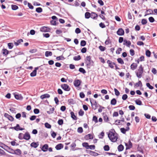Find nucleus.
Instances as JSON below:
<instances>
[{
  "mask_svg": "<svg viewBox=\"0 0 157 157\" xmlns=\"http://www.w3.org/2000/svg\"><path fill=\"white\" fill-rule=\"evenodd\" d=\"M50 97V95L48 94H45L40 96V98L42 99H44L45 98H48Z\"/></svg>",
  "mask_w": 157,
  "mask_h": 157,
  "instance_id": "nucleus-23",
  "label": "nucleus"
},
{
  "mask_svg": "<svg viewBox=\"0 0 157 157\" xmlns=\"http://www.w3.org/2000/svg\"><path fill=\"white\" fill-rule=\"evenodd\" d=\"M114 91L115 93V94L116 96H118L120 95V93L117 89H116V88H114Z\"/></svg>",
  "mask_w": 157,
  "mask_h": 157,
  "instance_id": "nucleus-50",
  "label": "nucleus"
},
{
  "mask_svg": "<svg viewBox=\"0 0 157 157\" xmlns=\"http://www.w3.org/2000/svg\"><path fill=\"white\" fill-rule=\"evenodd\" d=\"M90 102L91 104L92 108L94 110L96 109L98 107L96 101H93V103H92L90 101Z\"/></svg>",
  "mask_w": 157,
  "mask_h": 157,
  "instance_id": "nucleus-11",
  "label": "nucleus"
},
{
  "mask_svg": "<svg viewBox=\"0 0 157 157\" xmlns=\"http://www.w3.org/2000/svg\"><path fill=\"white\" fill-rule=\"evenodd\" d=\"M82 145L83 147H85L86 149H89V144L87 142H84L82 143Z\"/></svg>",
  "mask_w": 157,
  "mask_h": 157,
  "instance_id": "nucleus-29",
  "label": "nucleus"
},
{
  "mask_svg": "<svg viewBox=\"0 0 157 157\" xmlns=\"http://www.w3.org/2000/svg\"><path fill=\"white\" fill-rule=\"evenodd\" d=\"M137 64L136 63H133L131 65L130 68L132 70H134L137 68Z\"/></svg>",
  "mask_w": 157,
  "mask_h": 157,
  "instance_id": "nucleus-19",
  "label": "nucleus"
},
{
  "mask_svg": "<svg viewBox=\"0 0 157 157\" xmlns=\"http://www.w3.org/2000/svg\"><path fill=\"white\" fill-rule=\"evenodd\" d=\"M85 139L86 140L93 139L94 138L92 134H88L85 136Z\"/></svg>",
  "mask_w": 157,
  "mask_h": 157,
  "instance_id": "nucleus-14",
  "label": "nucleus"
},
{
  "mask_svg": "<svg viewBox=\"0 0 157 157\" xmlns=\"http://www.w3.org/2000/svg\"><path fill=\"white\" fill-rule=\"evenodd\" d=\"M14 154L20 155L21 154V151L20 149H17L14 151Z\"/></svg>",
  "mask_w": 157,
  "mask_h": 157,
  "instance_id": "nucleus-24",
  "label": "nucleus"
},
{
  "mask_svg": "<svg viewBox=\"0 0 157 157\" xmlns=\"http://www.w3.org/2000/svg\"><path fill=\"white\" fill-rule=\"evenodd\" d=\"M149 21L151 23L155 21V19L153 17H151L148 18Z\"/></svg>",
  "mask_w": 157,
  "mask_h": 157,
  "instance_id": "nucleus-59",
  "label": "nucleus"
},
{
  "mask_svg": "<svg viewBox=\"0 0 157 157\" xmlns=\"http://www.w3.org/2000/svg\"><path fill=\"white\" fill-rule=\"evenodd\" d=\"M108 136L110 140L112 142H115L118 138V134L115 131L113 132L110 131L108 134Z\"/></svg>",
  "mask_w": 157,
  "mask_h": 157,
  "instance_id": "nucleus-1",
  "label": "nucleus"
},
{
  "mask_svg": "<svg viewBox=\"0 0 157 157\" xmlns=\"http://www.w3.org/2000/svg\"><path fill=\"white\" fill-rule=\"evenodd\" d=\"M84 114V112L82 110L80 109L78 112V114L80 116H82Z\"/></svg>",
  "mask_w": 157,
  "mask_h": 157,
  "instance_id": "nucleus-55",
  "label": "nucleus"
},
{
  "mask_svg": "<svg viewBox=\"0 0 157 157\" xmlns=\"http://www.w3.org/2000/svg\"><path fill=\"white\" fill-rule=\"evenodd\" d=\"M23 139L26 140H29L31 136L29 132H27L25 134H24Z\"/></svg>",
  "mask_w": 157,
  "mask_h": 157,
  "instance_id": "nucleus-7",
  "label": "nucleus"
},
{
  "mask_svg": "<svg viewBox=\"0 0 157 157\" xmlns=\"http://www.w3.org/2000/svg\"><path fill=\"white\" fill-rule=\"evenodd\" d=\"M128 108L130 110H134L135 109V107L133 105H130L129 106Z\"/></svg>",
  "mask_w": 157,
  "mask_h": 157,
  "instance_id": "nucleus-62",
  "label": "nucleus"
},
{
  "mask_svg": "<svg viewBox=\"0 0 157 157\" xmlns=\"http://www.w3.org/2000/svg\"><path fill=\"white\" fill-rule=\"evenodd\" d=\"M122 133L123 134H125L126 130V129L124 128H121L120 129Z\"/></svg>",
  "mask_w": 157,
  "mask_h": 157,
  "instance_id": "nucleus-58",
  "label": "nucleus"
},
{
  "mask_svg": "<svg viewBox=\"0 0 157 157\" xmlns=\"http://www.w3.org/2000/svg\"><path fill=\"white\" fill-rule=\"evenodd\" d=\"M14 150H13L11 148L9 147L8 150L7 151V152L9 153L14 154Z\"/></svg>",
  "mask_w": 157,
  "mask_h": 157,
  "instance_id": "nucleus-35",
  "label": "nucleus"
},
{
  "mask_svg": "<svg viewBox=\"0 0 157 157\" xmlns=\"http://www.w3.org/2000/svg\"><path fill=\"white\" fill-rule=\"evenodd\" d=\"M107 63L108 64L109 67L112 69H113L114 68V66L115 65V63L114 62H113L111 61L108 60L107 61Z\"/></svg>",
  "mask_w": 157,
  "mask_h": 157,
  "instance_id": "nucleus-5",
  "label": "nucleus"
},
{
  "mask_svg": "<svg viewBox=\"0 0 157 157\" xmlns=\"http://www.w3.org/2000/svg\"><path fill=\"white\" fill-rule=\"evenodd\" d=\"M90 15H91L90 17L93 19H95L97 17H98V15L96 14L94 12H91L90 13Z\"/></svg>",
  "mask_w": 157,
  "mask_h": 157,
  "instance_id": "nucleus-22",
  "label": "nucleus"
},
{
  "mask_svg": "<svg viewBox=\"0 0 157 157\" xmlns=\"http://www.w3.org/2000/svg\"><path fill=\"white\" fill-rule=\"evenodd\" d=\"M61 87L66 91H69L70 90V88L69 86L67 84H62L61 85Z\"/></svg>",
  "mask_w": 157,
  "mask_h": 157,
  "instance_id": "nucleus-4",
  "label": "nucleus"
},
{
  "mask_svg": "<svg viewBox=\"0 0 157 157\" xmlns=\"http://www.w3.org/2000/svg\"><path fill=\"white\" fill-rule=\"evenodd\" d=\"M39 145V143L38 142H32L30 144V146L34 148H36Z\"/></svg>",
  "mask_w": 157,
  "mask_h": 157,
  "instance_id": "nucleus-20",
  "label": "nucleus"
},
{
  "mask_svg": "<svg viewBox=\"0 0 157 157\" xmlns=\"http://www.w3.org/2000/svg\"><path fill=\"white\" fill-rule=\"evenodd\" d=\"M77 132L79 133H82L83 132V130L82 127H78L77 129Z\"/></svg>",
  "mask_w": 157,
  "mask_h": 157,
  "instance_id": "nucleus-48",
  "label": "nucleus"
},
{
  "mask_svg": "<svg viewBox=\"0 0 157 157\" xmlns=\"http://www.w3.org/2000/svg\"><path fill=\"white\" fill-rule=\"evenodd\" d=\"M91 57L90 56L86 57L85 59V63L87 67H90L91 64Z\"/></svg>",
  "mask_w": 157,
  "mask_h": 157,
  "instance_id": "nucleus-3",
  "label": "nucleus"
},
{
  "mask_svg": "<svg viewBox=\"0 0 157 157\" xmlns=\"http://www.w3.org/2000/svg\"><path fill=\"white\" fill-rule=\"evenodd\" d=\"M50 30V29L49 28L45 26L42 27L40 29V31L44 32H49Z\"/></svg>",
  "mask_w": 157,
  "mask_h": 157,
  "instance_id": "nucleus-8",
  "label": "nucleus"
},
{
  "mask_svg": "<svg viewBox=\"0 0 157 157\" xmlns=\"http://www.w3.org/2000/svg\"><path fill=\"white\" fill-rule=\"evenodd\" d=\"M104 149L105 151H108L109 150V146L108 145H105L104 147Z\"/></svg>",
  "mask_w": 157,
  "mask_h": 157,
  "instance_id": "nucleus-53",
  "label": "nucleus"
},
{
  "mask_svg": "<svg viewBox=\"0 0 157 157\" xmlns=\"http://www.w3.org/2000/svg\"><path fill=\"white\" fill-rule=\"evenodd\" d=\"M11 52L9 51L8 50L5 48H3L2 50V52L3 55L6 56L9 54V52Z\"/></svg>",
  "mask_w": 157,
  "mask_h": 157,
  "instance_id": "nucleus-16",
  "label": "nucleus"
},
{
  "mask_svg": "<svg viewBox=\"0 0 157 157\" xmlns=\"http://www.w3.org/2000/svg\"><path fill=\"white\" fill-rule=\"evenodd\" d=\"M99 48L100 49V50L101 52H103L105 51L106 49L105 47L101 45H100L99 47Z\"/></svg>",
  "mask_w": 157,
  "mask_h": 157,
  "instance_id": "nucleus-38",
  "label": "nucleus"
},
{
  "mask_svg": "<svg viewBox=\"0 0 157 157\" xmlns=\"http://www.w3.org/2000/svg\"><path fill=\"white\" fill-rule=\"evenodd\" d=\"M87 51L86 48L84 47L81 50V52L82 53H85Z\"/></svg>",
  "mask_w": 157,
  "mask_h": 157,
  "instance_id": "nucleus-64",
  "label": "nucleus"
},
{
  "mask_svg": "<svg viewBox=\"0 0 157 157\" xmlns=\"http://www.w3.org/2000/svg\"><path fill=\"white\" fill-rule=\"evenodd\" d=\"M124 146L122 144L120 145L118 147V151H122L124 149Z\"/></svg>",
  "mask_w": 157,
  "mask_h": 157,
  "instance_id": "nucleus-34",
  "label": "nucleus"
},
{
  "mask_svg": "<svg viewBox=\"0 0 157 157\" xmlns=\"http://www.w3.org/2000/svg\"><path fill=\"white\" fill-rule=\"evenodd\" d=\"M18 137L20 140H22L23 139L24 134L22 133H20L18 135Z\"/></svg>",
  "mask_w": 157,
  "mask_h": 157,
  "instance_id": "nucleus-40",
  "label": "nucleus"
},
{
  "mask_svg": "<svg viewBox=\"0 0 157 157\" xmlns=\"http://www.w3.org/2000/svg\"><path fill=\"white\" fill-rule=\"evenodd\" d=\"M54 109H55L54 107H52L51 108H50L49 111H47V113L48 114H51L53 113Z\"/></svg>",
  "mask_w": 157,
  "mask_h": 157,
  "instance_id": "nucleus-33",
  "label": "nucleus"
},
{
  "mask_svg": "<svg viewBox=\"0 0 157 157\" xmlns=\"http://www.w3.org/2000/svg\"><path fill=\"white\" fill-rule=\"evenodd\" d=\"M92 121H94L95 123L98 122V118L96 116H94L93 117Z\"/></svg>",
  "mask_w": 157,
  "mask_h": 157,
  "instance_id": "nucleus-46",
  "label": "nucleus"
},
{
  "mask_svg": "<svg viewBox=\"0 0 157 157\" xmlns=\"http://www.w3.org/2000/svg\"><path fill=\"white\" fill-rule=\"evenodd\" d=\"M117 34L119 36L123 35L124 34V30L122 28L119 29L117 32Z\"/></svg>",
  "mask_w": 157,
  "mask_h": 157,
  "instance_id": "nucleus-12",
  "label": "nucleus"
},
{
  "mask_svg": "<svg viewBox=\"0 0 157 157\" xmlns=\"http://www.w3.org/2000/svg\"><path fill=\"white\" fill-rule=\"evenodd\" d=\"M123 44L126 45L128 47H129L131 45V42L130 41H128L126 40H124Z\"/></svg>",
  "mask_w": 157,
  "mask_h": 157,
  "instance_id": "nucleus-18",
  "label": "nucleus"
},
{
  "mask_svg": "<svg viewBox=\"0 0 157 157\" xmlns=\"http://www.w3.org/2000/svg\"><path fill=\"white\" fill-rule=\"evenodd\" d=\"M142 86V82L140 81H139L138 82L135 84L134 86L138 87L139 86Z\"/></svg>",
  "mask_w": 157,
  "mask_h": 157,
  "instance_id": "nucleus-27",
  "label": "nucleus"
},
{
  "mask_svg": "<svg viewBox=\"0 0 157 157\" xmlns=\"http://www.w3.org/2000/svg\"><path fill=\"white\" fill-rule=\"evenodd\" d=\"M141 23L142 25H145L147 23V20L146 19H143L141 20Z\"/></svg>",
  "mask_w": 157,
  "mask_h": 157,
  "instance_id": "nucleus-57",
  "label": "nucleus"
},
{
  "mask_svg": "<svg viewBox=\"0 0 157 157\" xmlns=\"http://www.w3.org/2000/svg\"><path fill=\"white\" fill-rule=\"evenodd\" d=\"M63 147V145L62 144H59L57 145L55 147L56 149L57 150H60Z\"/></svg>",
  "mask_w": 157,
  "mask_h": 157,
  "instance_id": "nucleus-15",
  "label": "nucleus"
},
{
  "mask_svg": "<svg viewBox=\"0 0 157 157\" xmlns=\"http://www.w3.org/2000/svg\"><path fill=\"white\" fill-rule=\"evenodd\" d=\"M4 116L5 117L8 118L9 120L11 121H13L14 118L12 116L9 115L7 113H5Z\"/></svg>",
  "mask_w": 157,
  "mask_h": 157,
  "instance_id": "nucleus-9",
  "label": "nucleus"
},
{
  "mask_svg": "<svg viewBox=\"0 0 157 157\" xmlns=\"http://www.w3.org/2000/svg\"><path fill=\"white\" fill-rule=\"evenodd\" d=\"M38 69V67H35L33 71L30 73V76L31 77H34L36 75V70Z\"/></svg>",
  "mask_w": 157,
  "mask_h": 157,
  "instance_id": "nucleus-17",
  "label": "nucleus"
},
{
  "mask_svg": "<svg viewBox=\"0 0 157 157\" xmlns=\"http://www.w3.org/2000/svg\"><path fill=\"white\" fill-rule=\"evenodd\" d=\"M135 102L137 105H142V102L140 100L138 99L136 100L135 101Z\"/></svg>",
  "mask_w": 157,
  "mask_h": 157,
  "instance_id": "nucleus-39",
  "label": "nucleus"
},
{
  "mask_svg": "<svg viewBox=\"0 0 157 157\" xmlns=\"http://www.w3.org/2000/svg\"><path fill=\"white\" fill-rule=\"evenodd\" d=\"M81 81L79 79H76L74 82V84L75 86L78 87L81 84Z\"/></svg>",
  "mask_w": 157,
  "mask_h": 157,
  "instance_id": "nucleus-10",
  "label": "nucleus"
},
{
  "mask_svg": "<svg viewBox=\"0 0 157 157\" xmlns=\"http://www.w3.org/2000/svg\"><path fill=\"white\" fill-rule=\"evenodd\" d=\"M122 48H118L116 51V53L117 54H119L122 51Z\"/></svg>",
  "mask_w": 157,
  "mask_h": 157,
  "instance_id": "nucleus-49",
  "label": "nucleus"
},
{
  "mask_svg": "<svg viewBox=\"0 0 157 157\" xmlns=\"http://www.w3.org/2000/svg\"><path fill=\"white\" fill-rule=\"evenodd\" d=\"M151 54V52L150 51L147 50L146 51V55L148 57H150Z\"/></svg>",
  "mask_w": 157,
  "mask_h": 157,
  "instance_id": "nucleus-44",
  "label": "nucleus"
},
{
  "mask_svg": "<svg viewBox=\"0 0 157 157\" xmlns=\"http://www.w3.org/2000/svg\"><path fill=\"white\" fill-rule=\"evenodd\" d=\"M81 59L80 56L78 55L74 57L73 59L75 60H78Z\"/></svg>",
  "mask_w": 157,
  "mask_h": 157,
  "instance_id": "nucleus-42",
  "label": "nucleus"
},
{
  "mask_svg": "<svg viewBox=\"0 0 157 157\" xmlns=\"http://www.w3.org/2000/svg\"><path fill=\"white\" fill-rule=\"evenodd\" d=\"M44 125L45 127L48 128H50L51 127V125L47 122L45 123Z\"/></svg>",
  "mask_w": 157,
  "mask_h": 157,
  "instance_id": "nucleus-47",
  "label": "nucleus"
},
{
  "mask_svg": "<svg viewBox=\"0 0 157 157\" xmlns=\"http://www.w3.org/2000/svg\"><path fill=\"white\" fill-rule=\"evenodd\" d=\"M8 46L10 49H12L13 46V43H9L8 44Z\"/></svg>",
  "mask_w": 157,
  "mask_h": 157,
  "instance_id": "nucleus-45",
  "label": "nucleus"
},
{
  "mask_svg": "<svg viewBox=\"0 0 157 157\" xmlns=\"http://www.w3.org/2000/svg\"><path fill=\"white\" fill-rule=\"evenodd\" d=\"M151 72L154 75L156 74L157 73V70L155 68H152L151 70Z\"/></svg>",
  "mask_w": 157,
  "mask_h": 157,
  "instance_id": "nucleus-61",
  "label": "nucleus"
},
{
  "mask_svg": "<svg viewBox=\"0 0 157 157\" xmlns=\"http://www.w3.org/2000/svg\"><path fill=\"white\" fill-rule=\"evenodd\" d=\"M117 101L114 98H113L111 101V104L113 105H115L117 103Z\"/></svg>",
  "mask_w": 157,
  "mask_h": 157,
  "instance_id": "nucleus-30",
  "label": "nucleus"
},
{
  "mask_svg": "<svg viewBox=\"0 0 157 157\" xmlns=\"http://www.w3.org/2000/svg\"><path fill=\"white\" fill-rule=\"evenodd\" d=\"M11 8L13 10H16L18 9V7L16 5H11Z\"/></svg>",
  "mask_w": 157,
  "mask_h": 157,
  "instance_id": "nucleus-43",
  "label": "nucleus"
},
{
  "mask_svg": "<svg viewBox=\"0 0 157 157\" xmlns=\"http://www.w3.org/2000/svg\"><path fill=\"white\" fill-rule=\"evenodd\" d=\"M58 123L59 125H62L63 124V120L62 119H59L58 120Z\"/></svg>",
  "mask_w": 157,
  "mask_h": 157,
  "instance_id": "nucleus-63",
  "label": "nucleus"
},
{
  "mask_svg": "<svg viewBox=\"0 0 157 157\" xmlns=\"http://www.w3.org/2000/svg\"><path fill=\"white\" fill-rule=\"evenodd\" d=\"M79 71L83 74H84L86 73L85 70L82 68H80L79 69Z\"/></svg>",
  "mask_w": 157,
  "mask_h": 157,
  "instance_id": "nucleus-52",
  "label": "nucleus"
},
{
  "mask_svg": "<svg viewBox=\"0 0 157 157\" xmlns=\"http://www.w3.org/2000/svg\"><path fill=\"white\" fill-rule=\"evenodd\" d=\"M86 44V41L85 40H82L80 43V45L81 46H84Z\"/></svg>",
  "mask_w": 157,
  "mask_h": 157,
  "instance_id": "nucleus-51",
  "label": "nucleus"
},
{
  "mask_svg": "<svg viewBox=\"0 0 157 157\" xmlns=\"http://www.w3.org/2000/svg\"><path fill=\"white\" fill-rule=\"evenodd\" d=\"M146 86L150 89H152L154 88L149 83H146Z\"/></svg>",
  "mask_w": 157,
  "mask_h": 157,
  "instance_id": "nucleus-56",
  "label": "nucleus"
},
{
  "mask_svg": "<svg viewBox=\"0 0 157 157\" xmlns=\"http://www.w3.org/2000/svg\"><path fill=\"white\" fill-rule=\"evenodd\" d=\"M125 145L126 146V149H129L132 147V144L131 141L129 140L128 141V144L125 143Z\"/></svg>",
  "mask_w": 157,
  "mask_h": 157,
  "instance_id": "nucleus-21",
  "label": "nucleus"
},
{
  "mask_svg": "<svg viewBox=\"0 0 157 157\" xmlns=\"http://www.w3.org/2000/svg\"><path fill=\"white\" fill-rule=\"evenodd\" d=\"M71 118L74 120H77L76 116L75 115L74 113L73 112H71L70 113Z\"/></svg>",
  "mask_w": 157,
  "mask_h": 157,
  "instance_id": "nucleus-26",
  "label": "nucleus"
},
{
  "mask_svg": "<svg viewBox=\"0 0 157 157\" xmlns=\"http://www.w3.org/2000/svg\"><path fill=\"white\" fill-rule=\"evenodd\" d=\"M117 61L118 63L121 64H124V61L123 59L121 58H118L117 59Z\"/></svg>",
  "mask_w": 157,
  "mask_h": 157,
  "instance_id": "nucleus-32",
  "label": "nucleus"
},
{
  "mask_svg": "<svg viewBox=\"0 0 157 157\" xmlns=\"http://www.w3.org/2000/svg\"><path fill=\"white\" fill-rule=\"evenodd\" d=\"M95 146L94 145H89V149H90L91 150H94L95 149Z\"/></svg>",
  "mask_w": 157,
  "mask_h": 157,
  "instance_id": "nucleus-60",
  "label": "nucleus"
},
{
  "mask_svg": "<svg viewBox=\"0 0 157 157\" xmlns=\"http://www.w3.org/2000/svg\"><path fill=\"white\" fill-rule=\"evenodd\" d=\"M11 128L12 129H13L17 131L19 130H23L25 129L24 128H20V125L18 124H17L16 126L11 127Z\"/></svg>",
  "mask_w": 157,
  "mask_h": 157,
  "instance_id": "nucleus-6",
  "label": "nucleus"
},
{
  "mask_svg": "<svg viewBox=\"0 0 157 157\" xmlns=\"http://www.w3.org/2000/svg\"><path fill=\"white\" fill-rule=\"evenodd\" d=\"M52 55V52L50 51H47L45 52V56L46 57H48V56H51Z\"/></svg>",
  "mask_w": 157,
  "mask_h": 157,
  "instance_id": "nucleus-28",
  "label": "nucleus"
},
{
  "mask_svg": "<svg viewBox=\"0 0 157 157\" xmlns=\"http://www.w3.org/2000/svg\"><path fill=\"white\" fill-rule=\"evenodd\" d=\"M130 53L132 56H133L135 55V52L134 50L131 49L130 50Z\"/></svg>",
  "mask_w": 157,
  "mask_h": 157,
  "instance_id": "nucleus-54",
  "label": "nucleus"
},
{
  "mask_svg": "<svg viewBox=\"0 0 157 157\" xmlns=\"http://www.w3.org/2000/svg\"><path fill=\"white\" fill-rule=\"evenodd\" d=\"M23 42V40L21 39H20L18 40L17 42H14V44L15 45L17 46Z\"/></svg>",
  "mask_w": 157,
  "mask_h": 157,
  "instance_id": "nucleus-31",
  "label": "nucleus"
},
{
  "mask_svg": "<svg viewBox=\"0 0 157 157\" xmlns=\"http://www.w3.org/2000/svg\"><path fill=\"white\" fill-rule=\"evenodd\" d=\"M48 145L47 144H46L43 146L41 148V150L44 152H46L48 151Z\"/></svg>",
  "mask_w": 157,
  "mask_h": 157,
  "instance_id": "nucleus-13",
  "label": "nucleus"
},
{
  "mask_svg": "<svg viewBox=\"0 0 157 157\" xmlns=\"http://www.w3.org/2000/svg\"><path fill=\"white\" fill-rule=\"evenodd\" d=\"M14 97L17 100H21L23 99V97L21 94H15Z\"/></svg>",
  "mask_w": 157,
  "mask_h": 157,
  "instance_id": "nucleus-25",
  "label": "nucleus"
},
{
  "mask_svg": "<svg viewBox=\"0 0 157 157\" xmlns=\"http://www.w3.org/2000/svg\"><path fill=\"white\" fill-rule=\"evenodd\" d=\"M36 11L38 13H40L42 12V9L41 7H38L36 9Z\"/></svg>",
  "mask_w": 157,
  "mask_h": 157,
  "instance_id": "nucleus-41",
  "label": "nucleus"
},
{
  "mask_svg": "<svg viewBox=\"0 0 157 157\" xmlns=\"http://www.w3.org/2000/svg\"><path fill=\"white\" fill-rule=\"evenodd\" d=\"M144 71V68L142 65H141L139 67L137 71L136 72V76L139 78H140L142 76Z\"/></svg>",
  "mask_w": 157,
  "mask_h": 157,
  "instance_id": "nucleus-2",
  "label": "nucleus"
},
{
  "mask_svg": "<svg viewBox=\"0 0 157 157\" xmlns=\"http://www.w3.org/2000/svg\"><path fill=\"white\" fill-rule=\"evenodd\" d=\"M90 13L89 12H86L85 13V17L86 19L89 18L90 17Z\"/></svg>",
  "mask_w": 157,
  "mask_h": 157,
  "instance_id": "nucleus-37",
  "label": "nucleus"
},
{
  "mask_svg": "<svg viewBox=\"0 0 157 157\" xmlns=\"http://www.w3.org/2000/svg\"><path fill=\"white\" fill-rule=\"evenodd\" d=\"M103 119L105 122H108L109 121V117L106 115H104L103 116Z\"/></svg>",
  "mask_w": 157,
  "mask_h": 157,
  "instance_id": "nucleus-36",
  "label": "nucleus"
}]
</instances>
